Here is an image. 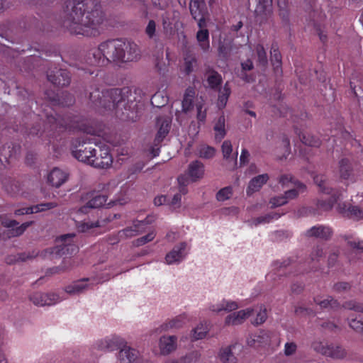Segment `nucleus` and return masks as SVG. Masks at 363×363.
Returning a JSON list of instances; mask_svg holds the SVG:
<instances>
[{"mask_svg": "<svg viewBox=\"0 0 363 363\" xmlns=\"http://www.w3.org/2000/svg\"><path fill=\"white\" fill-rule=\"evenodd\" d=\"M106 21L101 5L96 0H67L65 3L63 24L72 33L99 35Z\"/></svg>", "mask_w": 363, "mask_h": 363, "instance_id": "1", "label": "nucleus"}, {"mask_svg": "<svg viewBox=\"0 0 363 363\" xmlns=\"http://www.w3.org/2000/svg\"><path fill=\"white\" fill-rule=\"evenodd\" d=\"M89 101L91 106L98 111L104 113L108 111H115L117 117L122 120L135 119L133 111H130L131 106L128 105L122 94V91L118 89H111L101 92L99 89H94L90 92Z\"/></svg>", "mask_w": 363, "mask_h": 363, "instance_id": "2", "label": "nucleus"}, {"mask_svg": "<svg viewBox=\"0 0 363 363\" xmlns=\"http://www.w3.org/2000/svg\"><path fill=\"white\" fill-rule=\"evenodd\" d=\"M112 62H136L141 57V52L136 43L121 39L110 40Z\"/></svg>", "mask_w": 363, "mask_h": 363, "instance_id": "3", "label": "nucleus"}, {"mask_svg": "<svg viewBox=\"0 0 363 363\" xmlns=\"http://www.w3.org/2000/svg\"><path fill=\"white\" fill-rule=\"evenodd\" d=\"M314 182L319 187V191L325 194H331L332 196L328 201L320 200L318 202V207L323 211H330L341 196L338 190L332 189L324 175H316L314 177Z\"/></svg>", "mask_w": 363, "mask_h": 363, "instance_id": "4", "label": "nucleus"}, {"mask_svg": "<svg viewBox=\"0 0 363 363\" xmlns=\"http://www.w3.org/2000/svg\"><path fill=\"white\" fill-rule=\"evenodd\" d=\"M112 62L110 40L102 42L97 48L89 50L87 63L91 65L104 66Z\"/></svg>", "mask_w": 363, "mask_h": 363, "instance_id": "5", "label": "nucleus"}, {"mask_svg": "<svg viewBox=\"0 0 363 363\" xmlns=\"http://www.w3.org/2000/svg\"><path fill=\"white\" fill-rule=\"evenodd\" d=\"M74 233L62 235L56 239V246L49 250L50 254L61 256L65 254H72L77 251V247L74 244Z\"/></svg>", "mask_w": 363, "mask_h": 363, "instance_id": "6", "label": "nucleus"}, {"mask_svg": "<svg viewBox=\"0 0 363 363\" xmlns=\"http://www.w3.org/2000/svg\"><path fill=\"white\" fill-rule=\"evenodd\" d=\"M118 363H145L138 350L128 345L127 342L116 354Z\"/></svg>", "mask_w": 363, "mask_h": 363, "instance_id": "7", "label": "nucleus"}, {"mask_svg": "<svg viewBox=\"0 0 363 363\" xmlns=\"http://www.w3.org/2000/svg\"><path fill=\"white\" fill-rule=\"evenodd\" d=\"M313 349L323 355L333 358L342 359L346 357V350L339 345H328L321 342L313 344Z\"/></svg>", "mask_w": 363, "mask_h": 363, "instance_id": "8", "label": "nucleus"}, {"mask_svg": "<svg viewBox=\"0 0 363 363\" xmlns=\"http://www.w3.org/2000/svg\"><path fill=\"white\" fill-rule=\"evenodd\" d=\"M125 342V340L123 337L113 335L97 340L95 347L99 350L106 352L119 351Z\"/></svg>", "mask_w": 363, "mask_h": 363, "instance_id": "9", "label": "nucleus"}, {"mask_svg": "<svg viewBox=\"0 0 363 363\" xmlns=\"http://www.w3.org/2000/svg\"><path fill=\"white\" fill-rule=\"evenodd\" d=\"M96 154V149L93 147L91 143L83 142L76 146V150H73V155L79 161L92 165L93 157Z\"/></svg>", "mask_w": 363, "mask_h": 363, "instance_id": "10", "label": "nucleus"}, {"mask_svg": "<svg viewBox=\"0 0 363 363\" xmlns=\"http://www.w3.org/2000/svg\"><path fill=\"white\" fill-rule=\"evenodd\" d=\"M189 9L192 17L198 21L199 28L206 27L205 17L208 13L203 0H191Z\"/></svg>", "mask_w": 363, "mask_h": 363, "instance_id": "11", "label": "nucleus"}, {"mask_svg": "<svg viewBox=\"0 0 363 363\" xmlns=\"http://www.w3.org/2000/svg\"><path fill=\"white\" fill-rule=\"evenodd\" d=\"M188 251L187 244L186 242H180L166 255V263L167 264H179L185 259Z\"/></svg>", "mask_w": 363, "mask_h": 363, "instance_id": "12", "label": "nucleus"}, {"mask_svg": "<svg viewBox=\"0 0 363 363\" xmlns=\"http://www.w3.org/2000/svg\"><path fill=\"white\" fill-rule=\"evenodd\" d=\"M33 223V221H28L18 225L15 220H6L2 222L3 226L6 228V237L8 238L21 235Z\"/></svg>", "mask_w": 363, "mask_h": 363, "instance_id": "13", "label": "nucleus"}, {"mask_svg": "<svg viewBox=\"0 0 363 363\" xmlns=\"http://www.w3.org/2000/svg\"><path fill=\"white\" fill-rule=\"evenodd\" d=\"M112 164V157L108 147H99L93 157L92 166L97 168H107Z\"/></svg>", "mask_w": 363, "mask_h": 363, "instance_id": "14", "label": "nucleus"}, {"mask_svg": "<svg viewBox=\"0 0 363 363\" xmlns=\"http://www.w3.org/2000/svg\"><path fill=\"white\" fill-rule=\"evenodd\" d=\"M30 300L36 306H44L55 304L60 301L58 295L55 294L34 293Z\"/></svg>", "mask_w": 363, "mask_h": 363, "instance_id": "15", "label": "nucleus"}, {"mask_svg": "<svg viewBox=\"0 0 363 363\" xmlns=\"http://www.w3.org/2000/svg\"><path fill=\"white\" fill-rule=\"evenodd\" d=\"M338 174L340 178L342 180L347 181L352 183L356 181L352 164L351 162L347 158H343L340 160Z\"/></svg>", "mask_w": 363, "mask_h": 363, "instance_id": "16", "label": "nucleus"}, {"mask_svg": "<svg viewBox=\"0 0 363 363\" xmlns=\"http://www.w3.org/2000/svg\"><path fill=\"white\" fill-rule=\"evenodd\" d=\"M177 337L163 335L159 339L158 346L162 355H168L177 350Z\"/></svg>", "mask_w": 363, "mask_h": 363, "instance_id": "17", "label": "nucleus"}, {"mask_svg": "<svg viewBox=\"0 0 363 363\" xmlns=\"http://www.w3.org/2000/svg\"><path fill=\"white\" fill-rule=\"evenodd\" d=\"M254 312V308H248L244 310H240L238 312H234L227 315L225 319V323L227 325H240L248 318Z\"/></svg>", "mask_w": 363, "mask_h": 363, "instance_id": "18", "label": "nucleus"}, {"mask_svg": "<svg viewBox=\"0 0 363 363\" xmlns=\"http://www.w3.org/2000/svg\"><path fill=\"white\" fill-rule=\"evenodd\" d=\"M48 79L58 86H67L70 83V76L66 69H56L48 74Z\"/></svg>", "mask_w": 363, "mask_h": 363, "instance_id": "19", "label": "nucleus"}, {"mask_svg": "<svg viewBox=\"0 0 363 363\" xmlns=\"http://www.w3.org/2000/svg\"><path fill=\"white\" fill-rule=\"evenodd\" d=\"M337 209L340 213L353 219L358 220L363 218V210L357 206L342 203L338 204Z\"/></svg>", "mask_w": 363, "mask_h": 363, "instance_id": "20", "label": "nucleus"}, {"mask_svg": "<svg viewBox=\"0 0 363 363\" xmlns=\"http://www.w3.org/2000/svg\"><path fill=\"white\" fill-rule=\"evenodd\" d=\"M255 12L262 21L271 17L273 13L272 0H258Z\"/></svg>", "mask_w": 363, "mask_h": 363, "instance_id": "21", "label": "nucleus"}, {"mask_svg": "<svg viewBox=\"0 0 363 363\" xmlns=\"http://www.w3.org/2000/svg\"><path fill=\"white\" fill-rule=\"evenodd\" d=\"M68 174L57 167L52 169L48 175V182L52 186L58 188L67 179Z\"/></svg>", "mask_w": 363, "mask_h": 363, "instance_id": "22", "label": "nucleus"}, {"mask_svg": "<svg viewBox=\"0 0 363 363\" xmlns=\"http://www.w3.org/2000/svg\"><path fill=\"white\" fill-rule=\"evenodd\" d=\"M332 234L333 230L330 227L322 225L313 226L306 232V235L307 237H314L323 240L330 238Z\"/></svg>", "mask_w": 363, "mask_h": 363, "instance_id": "23", "label": "nucleus"}, {"mask_svg": "<svg viewBox=\"0 0 363 363\" xmlns=\"http://www.w3.org/2000/svg\"><path fill=\"white\" fill-rule=\"evenodd\" d=\"M239 308L237 302L223 299L220 302L210 304L208 309L210 311L216 313H219L223 311L230 312L235 311Z\"/></svg>", "mask_w": 363, "mask_h": 363, "instance_id": "24", "label": "nucleus"}, {"mask_svg": "<svg viewBox=\"0 0 363 363\" xmlns=\"http://www.w3.org/2000/svg\"><path fill=\"white\" fill-rule=\"evenodd\" d=\"M144 221H137L130 227L119 231L118 236L121 238H132L143 233L145 230Z\"/></svg>", "mask_w": 363, "mask_h": 363, "instance_id": "25", "label": "nucleus"}, {"mask_svg": "<svg viewBox=\"0 0 363 363\" xmlns=\"http://www.w3.org/2000/svg\"><path fill=\"white\" fill-rule=\"evenodd\" d=\"M89 198V201L79 209V212L86 213L89 209L99 208L106 202V196L100 194H92Z\"/></svg>", "mask_w": 363, "mask_h": 363, "instance_id": "26", "label": "nucleus"}, {"mask_svg": "<svg viewBox=\"0 0 363 363\" xmlns=\"http://www.w3.org/2000/svg\"><path fill=\"white\" fill-rule=\"evenodd\" d=\"M188 176L191 182H196L203 178L204 175V165L198 160L191 162L188 168Z\"/></svg>", "mask_w": 363, "mask_h": 363, "instance_id": "27", "label": "nucleus"}, {"mask_svg": "<svg viewBox=\"0 0 363 363\" xmlns=\"http://www.w3.org/2000/svg\"><path fill=\"white\" fill-rule=\"evenodd\" d=\"M157 123L159 125L155 140L158 143L161 142L163 138L168 134L170 129L171 119L169 117L160 116L157 118Z\"/></svg>", "mask_w": 363, "mask_h": 363, "instance_id": "28", "label": "nucleus"}, {"mask_svg": "<svg viewBox=\"0 0 363 363\" xmlns=\"http://www.w3.org/2000/svg\"><path fill=\"white\" fill-rule=\"evenodd\" d=\"M187 322V318L184 314L177 315L161 325L162 330L167 331L182 328Z\"/></svg>", "mask_w": 363, "mask_h": 363, "instance_id": "29", "label": "nucleus"}, {"mask_svg": "<svg viewBox=\"0 0 363 363\" xmlns=\"http://www.w3.org/2000/svg\"><path fill=\"white\" fill-rule=\"evenodd\" d=\"M269 178L267 174H262L252 178L249 182L247 194L250 195L254 192L258 191L262 186L267 183Z\"/></svg>", "mask_w": 363, "mask_h": 363, "instance_id": "30", "label": "nucleus"}, {"mask_svg": "<svg viewBox=\"0 0 363 363\" xmlns=\"http://www.w3.org/2000/svg\"><path fill=\"white\" fill-rule=\"evenodd\" d=\"M269 341V337L266 332L261 331L259 333L250 335L247 339V343L250 347H259L264 344H267Z\"/></svg>", "mask_w": 363, "mask_h": 363, "instance_id": "31", "label": "nucleus"}, {"mask_svg": "<svg viewBox=\"0 0 363 363\" xmlns=\"http://www.w3.org/2000/svg\"><path fill=\"white\" fill-rule=\"evenodd\" d=\"M196 40L200 48L205 52L210 49L209 33L204 28H200L196 33Z\"/></svg>", "mask_w": 363, "mask_h": 363, "instance_id": "32", "label": "nucleus"}, {"mask_svg": "<svg viewBox=\"0 0 363 363\" xmlns=\"http://www.w3.org/2000/svg\"><path fill=\"white\" fill-rule=\"evenodd\" d=\"M216 140L220 142L224 138L225 131V119L224 116H220L216 121L213 126Z\"/></svg>", "mask_w": 363, "mask_h": 363, "instance_id": "33", "label": "nucleus"}, {"mask_svg": "<svg viewBox=\"0 0 363 363\" xmlns=\"http://www.w3.org/2000/svg\"><path fill=\"white\" fill-rule=\"evenodd\" d=\"M88 279L76 281L65 287V291L71 295L79 294L86 290L89 287L85 281Z\"/></svg>", "mask_w": 363, "mask_h": 363, "instance_id": "34", "label": "nucleus"}, {"mask_svg": "<svg viewBox=\"0 0 363 363\" xmlns=\"http://www.w3.org/2000/svg\"><path fill=\"white\" fill-rule=\"evenodd\" d=\"M278 15L283 22L288 23L290 19V8L288 0H277Z\"/></svg>", "mask_w": 363, "mask_h": 363, "instance_id": "35", "label": "nucleus"}, {"mask_svg": "<svg viewBox=\"0 0 363 363\" xmlns=\"http://www.w3.org/2000/svg\"><path fill=\"white\" fill-rule=\"evenodd\" d=\"M304 190L305 186L303 184L300 182L294 183V185L289 187V190L285 191L284 196L286 199V201L288 202L289 200L296 198L299 194L303 193Z\"/></svg>", "mask_w": 363, "mask_h": 363, "instance_id": "36", "label": "nucleus"}, {"mask_svg": "<svg viewBox=\"0 0 363 363\" xmlns=\"http://www.w3.org/2000/svg\"><path fill=\"white\" fill-rule=\"evenodd\" d=\"M235 347L233 345L220 350L219 356L222 363H237V358L232 352Z\"/></svg>", "mask_w": 363, "mask_h": 363, "instance_id": "37", "label": "nucleus"}, {"mask_svg": "<svg viewBox=\"0 0 363 363\" xmlns=\"http://www.w3.org/2000/svg\"><path fill=\"white\" fill-rule=\"evenodd\" d=\"M257 312L255 318L252 320V324L254 325H259L264 323L267 319V308L264 305H259L254 308V311Z\"/></svg>", "mask_w": 363, "mask_h": 363, "instance_id": "38", "label": "nucleus"}, {"mask_svg": "<svg viewBox=\"0 0 363 363\" xmlns=\"http://www.w3.org/2000/svg\"><path fill=\"white\" fill-rule=\"evenodd\" d=\"M195 96V91L192 88H188L184 94L182 101V111L185 113L189 111L192 108V102Z\"/></svg>", "mask_w": 363, "mask_h": 363, "instance_id": "39", "label": "nucleus"}, {"mask_svg": "<svg viewBox=\"0 0 363 363\" xmlns=\"http://www.w3.org/2000/svg\"><path fill=\"white\" fill-rule=\"evenodd\" d=\"M230 93V88L228 85V83L227 82L219 91L218 99V106L219 108H223L225 106Z\"/></svg>", "mask_w": 363, "mask_h": 363, "instance_id": "40", "label": "nucleus"}, {"mask_svg": "<svg viewBox=\"0 0 363 363\" xmlns=\"http://www.w3.org/2000/svg\"><path fill=\"white\" fill-rule=\"evenodd\" d=\"M178 182L179 184L182 186L180 188V193L175 194L171 201V205L174 208L180 206L182 199L181 194H185L186 193V189L185 188L186 181L185 178L184 177H179L178 178Z\"/></svg>", "mask_w": 363, "mask_h": 363, "instance_id": "41", "label": "nucleus"}, {"mask_svg": "<svg viewBox=\"0 0 363 363\" xmlns=\"http://www.w3.org/2000/svg\"><path fill=\"white\" fill-rule=\"evenodd\" d=\"M216 150L211 146L207 145H201L197 147L198 155L204 159H211L214 157Z\"/></svg>", "mask_w": 363, "mask_h": 363, "instance_id": "42", "label": "nucleus"}, {"mask_svg": "<svg viewBox=\"0 0 363 363\" xmlns=\"http://www.w3.org/2000/svg\"><path fill=\"white\" fill-rule=\"evenodd\" d=\"M208 331V326L206 323H199L195 328L192 330V339L198 340L206 337Z\"/></svg>", "mask_w": 363, "mask_h": 363, "instance_id": "43", "label": "nucleus"}, {"mask_svg": "<svg viewBox=\"0 0 363 363\" xmlns=\"http://www.w3.org/2000/svg\"><path fill=\"white\" fill-rule=\"evenodd\" d=\"M279 217L280 216L277 213H269L265 216L253 218L250 220V225L257 226L259 224L268 223L274 219H278Z\"/></svg>", "mask_w": 363, "mask_h": 363, "instance_id": "44", "label": "nucleus"}, {"mask_svg": "<svg viewBox=\"0 0 363 363\" xmlns=\"http://www.w3.org/2000/svg\"><path fill=\"white\" fill-rule=\"evenodd\" d=\"M197 67V60L195 57L188 55L184 58V72L190 74Z\"/></svg>", "mask_w": 363, "mask_h": 363, "instance_id": "45", "label": "nucleus"}, {"mask_svg": "<svg viewBox=\"0 0 363 363\" xmlns=\"http://www.w3.org/2000/svg\"><path fill=\"white\" fill-rule=\"evenodd\" d=\"M207 82L208 85L214 89L220 84L222 82L221 76L214 70H209L207 75Z\"/></svg>", "mask_w": 363, "mask_h": 363, "instance_id": "46", "label": "nucleus"}, {"mask_svg": "<svg viewBox=\"0 0 363 363\" xmlns=\"http://www.w3.org/2000/svg\"><path fill=\"white\" fill-rule=\"evenodd\" d=\"M301 142L306 145L311 147H318L320 144V140L310 134H303L299 136Z\"/></svg>", "mask_w": 363, "mask_h": 363, "instance_id": "47", "label": "nucleus"}, {"mask_svg": "<svg viewBox=\"0 0 363 363\" xmlns=\"http://www.w3.org/2000/svg\"><path fill=\"white\" fill-rule=\"evenodd\" d=\"M201 353L198 350H193L181 358L183 363H197L201 359Z\"/></svg>", "mask_w": 363, "mask_h": 363, "instance_id": "48", "label": "nucleus"}, {"mask_svg": "<svg viewBox=\"0 0 363 363\" xmlns=\"http://www.w3.org/2000/svg\"><path fill=\"white\" fill-rule=\"evenodd\" d=\"M314 301L316 304L319 305L322 308H326L328 307L333 308L337 304V301L330 296L323 300L320 298H315Z\"/></svg>", "mask_w": 363, "mask_h": 363, "instance_id": "49", "label": "nucleus"}, {"mask_svg": "<svg viewBox=\"0 0 363 363\" xmlns=\"http://www.w3.org/2000/svg\"><path fill=\"white\" fill-rule=\"evenodd\" d=\"M233 195V189L230 186L221 189L216 194V199L219 201H225L229 199Z\"/></svg>", "mask_w": 363, "mask_h": 363, "instance_id": "50", "label": "nucleus"}, {"mask_svg": "<svg viewBox=\"0 0 363 363\" xmlns=\"http://www.w3.org/2000/svg\"><path fill=\"white\" fill-rule=\"evenodd\" d=\"M350 327L357 332H362L363 331V316L351 318L349 320Z\"/></svg>", "mask_w": 363, "mask_h": 363, "instance_id": "51", "label": "nucleus"}, {"mask_svg": "<svg viewBox=\"0 0 363 363\" xmlns=\"http://www.w3.org/2000/svg\"><path fill=\"white\" fill-rule=\"evenodd\" d=\"M155 237V233L152 231L147 235L138 238L133 241V245L136 247L142 246L150 241H152Z\"/></svg>", "mask_w": 363, "mask_h": 363, "instance_id": "52", "label": "nucleus"}, {"mask_svg": "<svg viewBox=\"0 0 363 363\" xmlns=\"http://www.w3.org/2000/svg\"><path fill=\"white\" fill-rule=\"evenodd\" d=\"M255 50L257 55L258 61L261 65H265L267 62V57L263 45L258 44L255 48Z\"/></svg>", "mask_w": 363, "mask_h": 363, "instance_id": "53", "label": "nucleus"}, {"mask_svg": "<svg viewBox=\"0 0 363 363\" xmlns=\"http://www.w3.org/2000/svg\"><path fill=\"white\" fill-rule=\"evenodd\" d=\"M166 103L167 99L163 97L162 93L161 92L155 93L151 99V104L154 106H163Z\"/></svg>", "mask_w": 363, "mask_h": 363, "instance_id": "54", "label": "nucleus"}, {"mask_svg": "<svg viewBox=\"0 0 363 363\" xmlns=\"http://www.w3.org/2000/svg\"><path fill=\"white\" fill-rule=\"evenodd\" d=\"M270 54H271V60H272L273 65L276 67H279L281 64V55H280V52H279V50L277 48L272 47Z\"/></svg>", "mask_w": 363, "mask_h": 363, "instance_id": "55", "label": "nucleus"}, {"mask_svg": "<svg viewBox=\"0 0 363 363\" xmlns=\"http://www.w3.org/2000/svg\"><path fill=\"white\" fill-rule=\"evenodd\" d=\"M221 148H222V153H223V157L226 160L230 159L232 151H233V146H232L230 141L225 140L223 143Z\"/></svg>", "mask_w": 363, "mask_h": 363, "instance_id": "56", "label": "nucleus"}, {"mask_svg": "<svg viewBox=\"0 0 363 363\" xmlns=\"http://www.w3.org/2000/svg\"><path fill=\"white\" fill-rule=\"evenodd\" d=\"M99 226V221H96V222L88 221V222H84V223H79L77 225V228L79 231L84 233V232H86V231L89 230L91 228H96Z\"/></svg>", "mask_w": 363, "mask_h": 363, "instance_id": "57", "label": "nucleus"}, {"mask_svg": "<svg viewBox=\"0 0 363 363\" xmlns=\"http://www.w3.org/2000/svg\"><path fill=\"white\" fill-rule=\"evenodd\" d=\"M297 181H294L290 175H283L279 179V183L281 184L283 187L289 188L294 185V183H298Z\"/></svg>", "mask_w": 363, "mask_h": 363, "instance_id": "58", "label": "nucleus"}, {"mask_svg": "<svg viewBox=\"0 0 363 363\" xmlns=\"http://www.w3.org/2000/svg\"><path fill=\"white\" fill-rule=\"evenodd\" d=\"M345 308L363 313V303L355 301H348L344 304Z\"/></svg>", "mask_w": 363, "mask_h": 363, "instance_id": "59", "label": "nucleus"}, {"mask_svg": "<svg viewBox=\"0 0 363 363\" xmlns=\"http://www.w3.org/2000/svg\"><path fill=\"white\" fill-rule=\"evenodd\" d=\"M287 203L286 199L284 198V195L275 196L270 199L269 203L271 204L272 208H276L278 206H281Z\"/></svg>", "mask_w": 363, "mask_h": 363, "instance_id": "60", "label": "nucleus"}, {"mask_svg": "<svg viewBox=\"0 0 363 363\" xmlns=\"http://www.w3.org/2000/svg\"><path fill=\"white\" fill-rule=\"evenodd\" d=\"M296 349L297 346L294 342H286L284 345V354L286 356H291L296 352Z\"/></svg>", "mask_w": 363, "mask_h": 363, "instance_id": "61", "label": "nucleus"}, {"mask_svg": "<svg viewBox=\"0 0 363 363\" xmlns=\"http://www.w3.org/2000/svg\"><path fill=\"white\" fill-rule=\"evenodd\" d=\"M156 31V23L153 20H150L145 28V33L149 38H152L155 36Z\"/></svg>", "mask_w": 363, "mask_h": 363, "instance_id": "62", "label": "nucleus"}, {"mask_svg": "<svg viewBox=\"0 0 363 363\" xmlns=\"http://www.w3.org/2000/svg\"><path fill=\"white\" fill-rule=\"evenodd\" d=\"M323 255V250L320 247H315L311 254V258L313 261H318L320 257H322Z\"/></svg>", "mask_w": 363, "mask_h": 363, "instance_id": "63", "label": "nucleus"}, {"mask_svg": "<svg viewBox=\"0 0 363 363\" xmlns=\"http://www.w3.org/2000/svg\"><path fill=\"white\" fill-rule=\"evenodd\" d=\"M4 188L6 191L10 194H16L18 191L17 183L11 181V184H4Z\"/></svg>", "mask_w": 363, "mask_h": 363, "instance_id": "64", "label": "nucleus"}]
</instances>
